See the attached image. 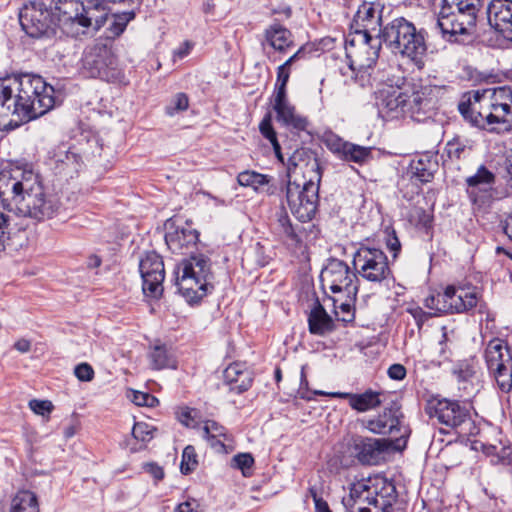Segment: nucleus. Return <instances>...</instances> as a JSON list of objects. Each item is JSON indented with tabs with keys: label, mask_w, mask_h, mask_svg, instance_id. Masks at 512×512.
I'll list each match as a JSON object with an SVG mask.
<instances>
[{
	"label": "nucleus",
	"mask_w": 512,
	"mask_h": 512,
	"mask_svg": "<svg viewBox=\"0 0 512 512\" xmlns=\"http://www.w3.org/2000/svg\"><path fill=\"white\" fill-rule=\"evenodd\" d=\"M0 200L8 211L38 221L52 218L60 209L58 198L46 193L39 175L19 165L1 170Z\"/></svg>",
	"instance_id": "nucleus-1"
},
{
	"label": "nucleus",
	"mask_w": 512,
	"mask_h": 512,
	"mask_svg": "<svg viewBox=\"0 0 512 512\" xmlns=\"http://www.w3.org/2000/svg\"><path fill=\"white\" fill-rule=\"evenodd\" d=\"M377 36L393 53L409 58L418 67L423 65L427 52L424 29H417L412 22L398 17L379 30Z\"/></svg>",
	"instance_id": "nucleus-2"
},
{
	"label": "nucleus",
	"mask_w": 512,
	"mask_h": 512,
	"mask_svg": "<svg viewBox=\"0 0 512 512\" xmlns=\"http://www.w3.org/2000/svg\"><path fill=\"white\" fill-rule=\"evenodd\" d=\"M483 0H441L436 25L442 37L450 42L468 35L476 25Z\"/></svg>",
	"instance_id": "nucleus-3"
},
{
	"label": "nucleus",
	"mask_w": 512,
	"mask_h": 512,
	"mask_svg": "<svg viewBox=\"0 0 512 512\" xmlns=\"http://www.w3.org/2000/svg\"><path fill=\"white\" fill-rule=\"evenodd\" d=\"M18 80L20 123L41 117L55 107V89L41 76L21 74Z\"/></svg>",
	"instance_id": "nucleus-4"
},
{
	"label": "nucleus",
	"mask_w": 512,
	"mask_h": 512,
	"mask_svg": "<svg viewBox=\"0 0 512 512\" xmlns=\"http://www.w3.org/2000/svg\"><path fill=\"white\" fill-rule=\"evenodd\" d=\"M350 496L356 502L373 506V509L359 507L358 512H405L400 506L394 507L397 497L395 487L381 476L362 478L352 483Z\"/></svg>",
	"instance_id": "nucleus-5"
},
{
	"label": "nucleus",
	"mask_w": 512,
	"mask_h": 512,
	"mask_svg": "<svg viewBox=\"0 0 512 512\" xmlns=\"http://www.w3.org/2000/svg\"><path fill=\"white\" fill-rule=\"evenodd\" d=\"M212 273L208 257L200 254L182 261L177 272V285L190 303L205 297L210 289Z\"/></svg>",
	"instance_id": "nucleus-6"
},
{
	"label": "nucleus",
	"mask_w": 512,
	"mask_h": 512,
	"mask_svg": "<svg viewBox=\"0 0 512 512\" xmlns=\"http://www.w3.org/2000/svg\"><path fill=\"white\" fill-rule=\"evenodd\" d=\"M372 41V35L369 34H349L346 39L345 51L349 59V68L355 73V81L361 86L370 82L368 70L379 57L380 42Z\"/></svg>",
	"instance_id": "nucleus-7"
},
{
	"label": "nucleus",
	"mask_w": 512,
	"mask_h": 512,
	"mask_svg": "<svg viewBox=\"0 0 512 512\" xmlns=\"http://www.w3.org/2000/svg\"><path fill=\"white\" fill-rule=\"evenodd\" d=\"M426 413L431 419L455 430L459 436L468 437L476 433L477 428L468 409L456 401L432 399L427 403Z\"/></svg>",
	"instance_id": "nucleus-8"
},
{
	"label": "nucleus",
	"mask_w": 512,
	"mask_h": 512,
	"mask_svg": "<svg viewBox=\"0 0 512 512\" xmlns=\"http://www.w3.org/2000/svg\"><path fill=\"white\" fill-rule=\"evenodd\" d=\"M321 178V174L310 175L302 187L295 182L287 183V204L291 213L301 222L310 221L317 212Z\"/></svg>",
	"instance_id": "nucleus-9"
},
{
	"label": "nucleus",
	"mask_w": 512,
	"mask_h": 512,
	"mask_svg": "<svg viewBox=\"0 0 512 512\" xmlns=\"http://www.w3.org/2000/svg\"><path fill=\"white\" fill-rule=\"evenodd\" d=\"M57 6L58 2L55 11L52 12L41 1H30L24 4L19 13L22 30L32 38H41L53 33L57 25L66 34L60 26Z\"/></svg>",
	"instance_id": "nucleus-10"
},
{
	"label": "nucleus",
	"mask_w": 512,
	"mask_h": 512,
	"mask_svg": "<svg viewBox=\"0 0 512 512\" xmlns=\"http://www.w3.org/2000/svg\"><path fill=\"white\" fill-rule=\"evenodd\" d=\"M81 72L85 77L101 78L108 82L118 80L121 75L115 56L105 45H94L84 52Z\"/></svg>",
	"instance_id": "nucleus-11"
},
{
	"label": "nucleus",
	"mask_w": 512,
	"mask_h": 512,
	"mask_svg": "<svg viewBox=\"0 0 512 512\" xmlns=\"http://www.w3.org/2000/svg\"><path fill=\"white\" fill-rule=\"evenodd\" d=\"M320 280L324 290L328 289L333 294L356 298L358 277L356 272L351 270L344 261L339 259L330 260L321 271Z\"/></svg>",
	"instance_id": "nucleus-12"
},
{
	"label": "nucleus",
	"mask_w": 512,
	"mask_h": 512,
	"mask_svg": "<svg viewBox=\"0 0 512 512\" xmlns=\"http://www.w3.org/2000/svg\"><path fill=\"white\" fill-rule=\"evenodd\" d=\"M485 360L499 388L508 392L512 388V354L508 343L500 338L490 340L485 349Z\"/></svg>",
	"instance_id": "nucleus-13"
},
{
	"label": "nucleus",
	"mask_w": 512,
	"mask_h": 512,
	"mask_svg": "<svg viewBox=\"0 0 512 512\" xmlns=\"http://www.w3.org/2000/svg\"><path fill=\"white\" fill-rule=\"evenodd\" d=\"M355 271L365 280L381 283L390 274L385 253L377 248L360 247L353 256Z\"/></svg>",
	"instance_id": "nucleus-14"
},
{
	"label": "nucleus",
	"mask_w": 512,
	"mask_h": 512,
	"mask_svg": "<svg viewBox=\"0 0 512 512\" xmlns=\"http://www.w3.org/2000/svg\"><path fill=\"white\" fill-rule=\"evenodd\" d=\"M445 92L446 88L444 86L437 85L406 88V114L415 121H423L435 109Z\"/></svg>",
	"instance_id": "nucleus-15"
},
{
	"label": "nucleus",
	"mask_w": 512,
	"mask_h": 512,
	"mask_svg": "<svg viewBox=\"0 0 512 512\" xmlns=\"http://www.w3.org/2000/svg\"><path fill=\"white\" fill-rule=\"evenodd\" d=\"M458 110L475 126L481 128L491 126V120L488 117L491 111L490 89L466 93L458 104Z\"/></svg>",
	"instance_id": "nucleus-16"
},
{
	"label": "nucleus",
	"mask_w": 512,
	"mask_h": 512,
	"mask_svg": "<svg viewBox=\"0 0 512 512\" xmlns=\"http://www.w3.org/2000/svg\"><path fill=\"white\" fill-rule=\"evenodd\" d=\"M364 427L374 434L390 435L392 440L397 442L396 447H400V442L406 443L408 428L402 423V414L396 408H386L377 417L364 421Z\"/></svg>",
	"instance_id": "nucleus-17"
},
{
	"label": "nucleus",
	"mask_w": 512,
	"mask_h": 512,
	"mask_svg": "<svg viewBox=\"0 0 512 512\" xmlns=\"http://www.w3.org/2000/svg\"><path fill=\"white\" fill-rule=\"evenodd\" d=\"M139 270L143 280V292L146 296L158 298L163 292L165 277L164 263L156 252H148L140 260Z\"/></svg>",
	"instance_id": "nucleus-18"
},
{
	"label": "nucleus",
	"mask_w": 512,
	"mask_h": 512,
	"mask_svg": "<svg viewBox=\"0 0 512 512\" xmlns=\"http://www.w3.org/2000/svg\"><path fill=\"white\" fill-rule=\"evenodd\" d=\"M491 111L488 114L492 125H499L502 131L512 130V90L501 86L490 89Z\"/></svg>",
	"instance_id": "nucleus-19"
},
{
	"label": "nucleus",
	"mask_w": 512,
	"mask_h": 512,
	"mask_svg": "<svg viewBox=\"0 0 512 512\" xmlns=\"http://www.w3.org/2000/svg\"><path fill=\"white\" fill-rule=\"evenodd\" d=\"M389 444L384 439H374L362 436L352 437L348 443V452L362 464H376Z\"/></svg>",
	"instance_id": "nucleus-20"
},
{
	"label": "nucleus",
	"mask_w": 512,
	"mask_h": 512,
	"mask_svg": "<svg viewBox=\"0 0 512 512\" xmlns=\"http://www.w3.org/2000/svg\"><path fill=\"white\" fill-rule=\"evenodd\" d=\"M382 11L383 6L380 3L364 2L354 15L350 34H379V30H382Z\"/></svg>",
	"instance_id": "nucleus-21"
},
{
	"label": "nucleus",
	"mask_w": 512,
	"mask_h": 512,
	"mask_svg": "<svg viewBox=\"0 0 512 512\" xmlns=\"http://www.w3.org/2000/svg\"><path fill=\"white\" fill-rule=\"evenodd\" d=\"M489 25L512 41V0H492L487 7Z\"/></svg>",
	"instance_id": "nucleus-22"
},
{
	"label": "nucleus",
	"mask_w": 512,
	"mask_h": 512,
	"mask_svg": "<svg viewBox=\"0 0 512 512\" xmlns=\"http://www.w3.org/2000/svg\"><path fill=\"white\" fill-rule=\"evenodd\" d=\"M406 88L387 86L379 91L378 108L383 117L397 118L406 114Z\"/></svg>",
	"instance_id": "nucleus-23"
},
{
	"label": "nucleus",
	"mask_w": 512,
	"mask_h": 512,
	"mask_svg": "<svg viewBox=\"0 0 512 512\" xmlns=\"http://www.w3.org/2000/svg\"><path fill=\"white\" fill-rule=\"evenodd\" d=\"M273 109L276 112L277 121L286 128L297 132L307 129V118L296 111L295 107L288 101L287 96L274 98Z\"/></svg>",
	"instance_id": "nucleus-24"
},
{
	"label": "nucleus",
	"mask_w": 512,
	"mask_h": 512,
	"mask_svg": "<svg viewBox=\"0 0 512 512\" xmlns=\"http://www.w3.org/2000/svg\"><path fill=\"white\" fill-rule=\"evenodd\" d=\"M198 237V232L191 227H175L167 231L165 242L173 253L184 254L196 245Z\"/></svg>",
	"instance_id": "nucleus-25"
},
{
	"label": "nucleus",
	"mask_w": 512,
	"mask_h": 512,
	"mask_svg": "<svg viewBox=\"0 0 512 512\" xmlns=\"http://www.w3.org/2000/svg\"><path fill=\"white\" fill-rule=\"evenodd\" d=\"M300 169L304 178L309 179L310 175L321 174V166L316 156L306 148L296 149L288 158L287 171L288 175L295 173Z\"/></svg>",
	"instance_id": "nucleus-26"
},
{
	"label": "nucleus",
	"mask_w": 512,
	"mask_h": 512,
	"mask_svg": "<svg viewBox=\"0 0 512 512\" xmlns=\"http://www.w3.org/2000/svg\"><path fill=\"white\" fill-rule=\"evenodd\" d=\"M319 394L326 395L324 392H319ZM327 395L333 398L347 399L349 406L357 412H366L377 408L381 404V394L373 390H367L360 394L348 392H332L327 393Z\"/></svg>",
	"instance_id": "nucleus-27"
},
{
	"label": "nucleus",
	"mask_w": 512,
	"mask_h": 512,
	"mask_svg": "<svg viewBox=\"0 0 512 512\" xmlns=\"http://www.w3.org/2000/svg\"><path fill=\"white\" fill-rule=\"evenodd\" d=\"M224 380L235 393L247 391L252 384L250 371L242 363H232L224 370Z\"/></svg>",
	"instance_id": "nucleus-28"
},
{
	"label": "nucleus",
	"mask_w": 512,
	"mask_h": 512,
	"mask_svg": "<svg viewBox=\"0 0 512 512\" xmlns=\"http://www.w3.org/2000/svg\"><path fill=\"white\" fill-rule=\"evenodd\" d=\"M264 37L269 46L280 53H285L294 47L291 31L280 23L271 24L265 30Z\"/></svg>",
	"instance_id": "nucleus-29"
},
{
	"label": "nucleus",
	"mask_w": 512,
	"mask_h": 512,
	"mask_svg": "<svg viewBox=\"0 0 512 512\" xmlns=\"http://www.w3.org/2000/svg\"><path fill=\"white\" fill-rule=\"evenodd\" d=\"M271 180V176L251 170L240 172L237 176L239 185L251 187L255 192L267 195L275 192V187L271 185Z\"/></svg>",
	"instance_id": "nucleus-30"
},
{
	"label": "nucleus",
	"mask_w": 512,
	"mask_h": 512,
	"mask_svg": "<svg viewBox=\"0 0 512 512\" xmlns=\"http://www.w3.org/2000/svg\"><path fill=\"white\" fill-rule=\"evenodd\" d=\"M150 367L154 370L176 369L177 360L170 348L165 344L155 343L148 352Z\"/></svg>",
	"instance_id": "nucleus-31"
},
{
	"label": "nucleus",
	"mask_w": 512,
	"mask_h": 512,
	"mask_svg": "<svg viewBox=\"0 0 512 512\" xmlns=\"http://www.w3.org/2000/svg\"><path fill=\"white\" fill-rule=\"evenodd\" d=\"M494 183V173L484 165H481L474 175L467 177L466 184L468 193L470 197L473 198V202H477V191L487 192L492 189Z\"/></svg>",
	"instance_id": "nucleus-32"
},
{
	"label": "nucleus",
	"mask_w": 512,
	"mask_h": 512,
	"mask_svg": "<svg viewBox=\"0 0 512 512\" xmlns=\"http://www.w3.org/2000/svg\"><path fill=\"white\" fill-rule=\"evenodd\" d=\"M56 167L70 177L78 173L82 166V157L75 149L60 147L55 154Z\"/></svg>",
	"instance_id": "nucleus-33"
},
{
	"label": "nucleus",
	"mask_w": 512,
	"mask_h": 512,
	"mask_svg": "<svg viewBox=\"0 0 512 512\" xmlns=\"http://www.w3.org/2000/svg\"><path fill=\"white\" fill-rule=\"evenodd\" d=\"M308 324L310 333L320 336L325 335L334 329L332 318L319 303H317L311 310L308 317Z\"/></svg>",
	"instance_id": "nucleus-34"
},
{
	"label": "nucleus",
	"mask_w": 512,
	"mask_h": 512,
	"mask_svg": "<svg viewBox=\"0 0 512 512\" xmlns=\"http://www.w3.org/2000/svg\"><path fill=\"white\" fill-rule=\"evenodd\" d=\"M452 299L449 308H452V313H462L476 307L478 297L475 292L465 290L463 288L456 289L452 286Z\"/></svg>",
	"instance_id": "nucleus-35"
},
{
	"label": "nucleus",
	"mask_w": 512,
	"mask_h": 512,
	"mask_svg": "<svg viewBox=\"0 0 512 512\" xmlns=\"http://www.w3.org/2000/svg\"><path fill=\"white\" fill-rule=\"evenodd\" d=\"M37 495L30 490H20L11 499L9 512H39Z\"/></svg>",
	"instance_id": "nucleus-36"
},
{
	"label": "nucleus",
	"mask_w": 512,
	"mask_h": 512,
	"mask_svg": "<svg viewBox=\"0 0 512 512\" xmlns=\"http://www.w3.org/2000/svg\"><path fill=\"white\" fill-rule=\"evenodd\" d=\"M108 2H112V0L105 1L106 6L108 7V9H110V7L108 6ZM142 2H143V0H141V2L139 4H131V3H128V1L127 2L123 1L122 3L127 4L129 6L139 7L142 4ZM113 3H115V2L113 1ZM110 16H111V10H109V16H108L107 20L101 25V27L110 19ZM134 16H135L134 12H128V13H124L122 15H113L111 17V22L108 27V37L115 38V37L120 36L125 31L128 22L130 20H132L134 18Z\"/></svg>",
	"instance_id": "nucleus-37"
},
{
	"label": "nucleus",
	"mask_w": 512,
	"mask_h": 512,
	"mask_svg": "<svg viewBox=\"0 0 512 512\" xmlns=\"http://www.w3.org/2000/svg\"><path fill=\"white\" fill-rule=\"evenodd\" d=\"M202 432L203 437L218 451L223 450L225 447L224 442L220 438L229 440L225 427L214 420H206L202 427Z\"/></svg>",
	"instance_id": "nucleus-38"
},
{
	"label": "nucleus",
	"mask_w": 512,
	"mask_h": 512,
	"mask_svg": "<svg viewBox=\"0 0 512 512\" xmlns=\"http://www.w3.org/2000/svg\"><path fill=\"white\" fill-rule=\"evenodd\" d=\"M436 163L432 162L427 157H420L413 160L410 164V172L412 178H415L420 183H428L433 179L434 168Z\"/></svg>",
	"instance_id": "nucleus-39"
},
{
	"label": "nucleus",
	"mask_w": 512,
	"mask_h": 512,
	"mask_svg": "<svg viewBox=\"0 0 512 512\" xmlns=\"http://www.w3.org/2000/svg\"><path fill=\"white\" fill-rule=\"evenodd\" d=\"M371 158V148L348 143L341 160L354 162L359 165L365 164Z\"/></svg>",
	"instance_id": "nucleus-40"
},
{
	"label": "nucleus",
	"mask_w": 512,
	"mask_h": 512,
	"mask_svg": "<svg viewBox=\"0 0 512 512\" xmlns=\"http://www.w3.org/2000/svg\"><path fill=\"white\" fill-rule=\"evenodd\" d=\"M445 151L450 159L459 160L471 151L469 141L459 137L447 142Z\"/></svg>",
	"instance_id": "nucleus-41"
},
{
	"label": "nucleus",
	"mask_w": 512,
	"mask_h": 512,
	"mask_svg": "<svg viewBox=\"0 0 512 512\" xmlns=\"http://www.w3.org/2000/svg\"><path fill=\"white\" fill-rule=\"evenodd\" d=\"M355 298L339 295L333 298V305L336 314H342L343 321H350L353 318V302Z\"/></svg>",
	"instance_id": "nucleus-42"
},
{
	"label": "nucleus",
	"mask_w": 512,
	"mask_h": 512,
	"mask_svg": "<svg viewBox=\"0 0 512 512\" xmlns=\"http://www.w3.org/2000/svg\"><path fill=\"white\" fill-rule=\"evenodd\" d=\"M253 465L254 458L250 453L236 454L231 460V466L241 470L243 476L245 477L252 475Z\"/></svg>",
	"instance_id": "nucleus-43"
},
{
	"label": "nucleus",
	"mask_w": 512,
	"mask_h": 512,
	"mask_svg": "<svg viewBox=\"0 0 512 512\" xmlns=\"http://www.w3.org/2000/svg\"><path fill=\"white\" fill-rule=\"evenodd\" d=\"M324 143L330 152L341 159L349 142L336 134L329 133L325 135Z\"/></svg>",
	"instance_id": "nucleus-44"
},
{
	"label": "nucleus",
	"mask_w": 512,
	"mask_h": 512,
	"mask_svg": "<svg viewBox=\"0 0 512 512\" xmlns=\"http://www.w3.org/2000/svg\"><path fill=\"white\" fill-rule=\"evenodd\" d=\"M189 107V99L185 93H177L172 97L165 108V112L169 116H174L180 112L186 111Z\"/></svg>",
	"instance_id": "nucleus-45"
},
{
	"label": "nucleus",
	"mask_w": 512,
	"mask_h": 512,
	"mask_svg": "<svg viewBox=\"0 0 512 512\" xmlns=\"http://www.w3.org/2000/svg\"><path fill=\"white\" fill-rule=\"evenodd\" d=\"M290 78V68L282 64L277 68V79L274 89V98L286 97V86Z\"/></svg>",
	"instance_id": "nucleus-46"
},
{
	"label": "nucleus",
	"mask_w": 512,
	"mask_h": 512,
	"mask_svg": "<svg viewBox=\"0 0 512 512\" xmlns=\"http://www.w3.org/2000/svg\"><path fill=\"white\" fill-rule=\"evenodd\" d=\"M477 369L478 366L474 360H465L457 365L454 372L460 381H471L476 377Z\"/></svg>",
	"instance_id": "nucleus-47"
},
{
	"label": "nucleus",
	"mask_w": 512,
	"mask_h": 512,
	"mask_svg": "<svg viewBox=\"0 0 512 512\" xmlns=\"http://www.w3.org/2000/svg\"><path fill=\"white\" fill-rule=\"evenodd\" d=\"M155 430L153 426L146 422H136L132 429V435L135 440L145 445L153 439Z\"/></svg>",
	"instance_id": "nucleus-48"
},
{
	"label": "nucleus",
	"mask_w": 512,
	"mask_h": 512,
	"mask_svg": "<svg viewBox=\"0 0 512 512\" xmlns=\"http://www.w3.org/2000/svg\"><path fill=\"white\" fill-rule=\"evenodd\" d=\"M259 130L262 136L269 140L272 146H276V148L278 147V139L272 126V117L270 113H267L261 120Z\"/></svg>",
	"instance_id": "nucleus-49"
},
{
	"label": "nucleus",
	"mask_w": 512,
	"mask_h": 512,
	"mask_svg": "<svg viewBox=\"0 0 512 512\" xmlns=\"http://www.w3.org/2000/svg\"><path fill=\"white\" fill-rule=\"evenodd\" d=\"M197 465V455L193 446L185 447L182 453V461L180 465L181 472L188 474L195 469Z\"/></svg>",
	"instance_id": "nucleus-50"
},
{
	"label": "nucleus",
	"mask_w": 512,
	"mask_h": 512,
	"mask_svg": "<svg viewBox=\"0 0 512 512\" xmlns=\"http://www.w3.org/2000/svg\"><path fill=\"white\" fill-rule=\"evenodd\" d=\"M452 286L446 287L442 293L436 294V301L438 305V313H452V308L444 307L449 306L452 299Z\"/></svg>",
	"instance_id": "nucleus-51"
},
{
	"label": "nucleus",
	"mask_w": 512,
	"mask_h": 512,
	"mask_svg": "<svg viewBox=\"0 0 512 512\" xmlns=\"http://www.w3.org/2000/svg\"><path fill=\"white\" fill-rule=\"evenodd\" d=\"M178 420L186 427L196 428L198 422L196 421V410L189 407H184L178 412Z\"/></svg>",
	"instance_id": "nucleus-52"
},
{
	"label": "nucleus",
	"mask_w": 512,
	"mask_h": 512,
	"mask_svg": "<svg viewBox=\"0 0 512 512\" xmlns=\"http://www.w3.org/2000/svg\"><path fill=\"white\" fill-rule=\"evenodd\" d=\"M74 374L79 381L90 382L94 378V370L88 363L78 364L74 368Z\"/></svg>",
	"instance_id": "nucleus-53"
},
{
	"label": "nucleus",
	"mask_w": 512,
	"mask_h": 512,
	"mask_svg": "<svg viewBox=\"0 0 512 512\" xmlns=\"http://www.w3.org/2000/svg\"><path fill=\"white\" fill-rule=\"evenodd\" d=\"M29 407L30 409L38 415L45 416L46 414H49L52 409L53 405L48 400H37L33 399L29 401Z\"/></svg>",
	"instance_id": "nucleus-54"
},
{
	"label": "nucleus",
	"mask_w": 512,
	"mask_h": 512,
	"mask_svg": "<svg viewBox=\"0 0 512 512\" xmlns=\"http://www.w3.org/2000/svg\"><path fill=\"white\" fill-rule=\"evenodd\" d=\"M173 512H203L200 503L194 498H188L179 503Z\"/></svg>",
	"instance_id": "nucleus-55"
},
{
	"label": "nucleus",
	"mask_w": 512,
	"mask_h": 512,
	"mask_svg": "<svg viewBox=\"0 0 512 512\" xmlns=\"http://www.w3.org/2000/svg\"><path fill=\"white\" fill-rule=\"evenodd\" d=\"M132 401L138 406L148 407H153L158 402L157 398H155L154 396L139 391L133 392Z\"/></svg>",
	"instance_id": "nucleus-56"
},
{
	"label": "nucleus",
	"mask_w": 512,
	"mask_h": 512,
	"mask_svg": "<svg viewBox=\"0 0 512 512\" xmlns=\"http://www.w3.org/2000/svg\"><path fill=\"white\" fill-rule=\"evenodd\" d=\"M411 220H415L417 224L428 227L431 223V217L423 208H415L411 214Z\"/></svg>",
	"instance_id": "nucleus-57"
},
{
	"label": "nucleus",
	"mask_w": 512,
	"mask_h": 512,
	"mask_svg": "<svg viewBox=\"0 0 512 512\" xmlns=\"http://www.w3.org/2000/svg\"><path fill=\"white\" fill-rule=\"evenodd\" d=\"M309 493L314 501L316 512H331L327 502L318 495L315 487L309 488Z\"/></svg>",
	"instance_id": "nucleus-58"
},
{
	"label": "nucleus",
	"mask_w": 512,
	"mask_h": 512,
	"mask_svg": "<svg viewBox=\"0 0 512 512\" xmlns=\"http://www.w3.org/2000/svg\"><path fill=\"white\" fill-rule=\"evenodd\" d=\"M8 222V217L0 213V251L5 249V243L9 239Z\"/></svg>",
	"instance_id": "nucleus-59"
},
{
	"label": "nucleus",
	"mask_w": 512,
	"mask_h": 512,
	"mask_svg": "<svg viewBox=\"0 0 512 512\" xmlns=\"http://www.w3.org/2000/svg\"><path fill=\"white\" fill-rule=\"evenodd\" d=\"M408 312L414 318L418 328H421L423 323L429 319L430 313L425 312L421 307H413L408 309Z\"/></svg>",
	"instance_id": "nucleus-60"
},
{
	"label": "nucleus",
	"mask_w": 512,
	"mask_h": 512,
	"mask_svg": "<svg viewBox=\"0 0 512 512\" xmlns=\"http://www.w3.org/2000/svg\"><path fill=\"white\" fill-rule=\"evenodd\" d=\"M387 374L393 380H403L406 376V368L402 364H393L388 368Z\"/></svg>",
	"instance_id": "nucleus-61"
},
{
	"label": "nucleus",
	"mask_w": 512,
	"mask_h": 512,
	"mask_svg": "<svg viewBox=\"0 0 512 512\" xmlns=\"http://www.w3.org/2000/svg\"><path fill=\"white\" fill-rule=\"evenodd\" d=\"M482 450L485 455L491 457L492 464H498L504 459L503 456L496 453L497 448L493 445H483Z\"/></svg>",
	"instance_id": "nucleus-62"
},
{
	"label": "nucleus",
	"mask_w": 512,
	"mask_h": 512,
	"mask_svg": "<svg viewBox=\"0 0 512 512\" xmlns=\"http://www.w3.org/2000/svg\"><path fill=\"white\" fill-rule=\"evenodd\" d=\"M279 222H280V224H281V226H282V229H283L284 234H285L288 238H290V239L294 240V239H295V237H296V234H295V232H294V229H293V227H292V225H291V223H290V221H289L288 217H287V216H281V217L279 218Z\"/></svg>",
	"instance_id": "nucleus-63"
},
{
	"label": "nucleus",
	"mask_w": 512,
	"mask_h": 512,
	"mask_svg": "<svg viewBox=\"0 0 512 512\" xmlns=\"http://www.w3.org/2000/svg\"><path fill=\"white\" fill-rule=\"evenodd\" d=\"M145 470L151 474L156 480H161L164 477L163 469L154 463H148L145 465Z\"/></svg>",
	"instance_id": "nucleus-64"
}]
</instances>
